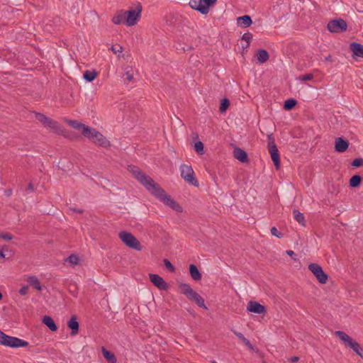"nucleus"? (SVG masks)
<instances>
[{
  "instance_id": "nucleus-4",
  "label": "nucleus",
  "mask_w": 363,
  "mask_h": 363,
  "mask_svg": "<svg viewBox=\"0 0 363 363\" xmlns=\"http://www.w3.org/2000/svg\"><path fill=\"white\" fill-rule=\"evenodd\" d=\"M118 237L121 241L128 247L140 251L143 247L138 239L130 233L127 231H121Z\"/></svg>"
},
{
  "instance_id": "nucleus-50",
  "label": "nucleus",
  "mask_w": 363,
  "mask_h": 363,
  "mask_svg": "<svg viewBox=\"0 0 363 363\" xmlns=\"http://www.w3.org/2000/svg\"><path fill=\"white\" fill-rule=\"evenodd\" d=\"M286 254H287L288 255H289V256L292 257V256L294 255V251H292V250H287V251H286Z\"/></svg>"
},
{
  "instance_id": "nucleus-26",
  "label": "nucleus",
  "mask_w": 363,
  "mask_h": 363,
  "mask_svg": "<svg viewBox=\"0 0 363 363\" xmlns=\"http://www.w3.org/2000/svg\"><path fill=\"white\" fill-rule=\"evenodd\" d=\"M231 331L238 337V338L243 342L249 349L253 350L254 347L250 343V342L245 337V336L241 333H239L233 329H231Z\"/></svg>"
},
{
  "instance_id": "nucleus-43",
  "label": "nucleus",
  "mask_w": 363,
  "mask_h": 363,
  "mask_svg": "<svg viewBox=\"0 0 363 363\" xmlns=\"http://www.w3.org/2000/svg\"><path fill=\"white\" fill-rule=\"evenodd\" d=\"M164 264L165 265V267L170 271V272H174L175 270V268L174 267L172 264V263L167 259H164Z\"/></svg>"
},
{
  "instance_id": "nucleus-29",
  "label": "nucleus",
  "mask_w": 363,
  "mask_h": 363,
  "mask_svg": "<svg viewBox=\"0 0 363 363\" xmlns=\"http://www.w3.org/2000/svg\"><path fill=\"white\" fill-rule=\"evenodd\" d=\"M67 123L74 129H82V131L85 129V128H89L84 124L81 123L78 121L76 120H67Z\"/></svg>"
},
{
  "instance_id": "nucleus-13",
  "label": "nucleus",
  "mask_w": 363,
  "mask_h": 363,
  "mask_svg": "<svg viewBox=\"0 0 363 363\" xmlns=\"http://www.w3.org/2000/svg\"><path fill=\"white\" fill-rule=\"evenodd\" d=\"M247 311L258 313L264 314L267 311L266 308L256 301H250L247 305Z\"/></svg>"
},
{
  "instance_id": "nucleus-18",
  "label": "nucleus",
  "mask_w": 363,
  "mask_h": 363,
  "mask_svg": "<svg viewBox=\"0 0 363 363\" xmlns=\"http://www.w3.org/2000/svg\"><path fill=\"white\" fill-rule=\"evenodd\" d=\"M67 326L71 329V335H75L79 332V323L77 318L75 315H72L69 320L67 322Z\"/></svg>"
},
{
  "instance_id": "nucleus-11",
  "label": "nucleus",
  "mask_w": 363,
  "mask_h": 363,
  "mask_svg": "<svg viewBox=\"0 0 363 363\" xmlns=\"http://www.w3.org/2000/svg\"><path fill=\"white\" fill-rule=\"evenodd\" d=\"M151 282L160 290H167L168 284L164 281L162 277L155 274H149Z\"/></svg>"
},
{
  "instance_id": "nucleus-42",
  "label": "nucleus",
  "mask_w": 363,
  "mask_h": 363,
  "mask_svg": "<svg viewBox=\"0 0 363 363\" xmlns=\"http://www.w3.org/2000/svg\"><path fill=\"white\" fill-rule=\"evenodd\" d=\"M352 165L354 167H359L363 166V159L356 158L353 160Z\"/></svg>"
},
{
  "instance_id": "nucleus-24",
  "label": "nucleus",
  "mask_w": 363,
  "mask_h": 363,
  "mask_svg": "<svg viewBox=\"0 0 363 363\" xmlns=\"http://www.w3.org/2000/svg\"><path fill=\"white\" fill-rule=\"evenodd\" d=\"M43 323L52 331H56L57 330L56 324L50 316L45 315L43 318Z\"/></svg>"
},
{
  "instance_id": "nucleus-21",
  "label": "nucleus",
  "mask_w": 363,
  "mask_h": 363,
  "mask_svg": "<svg viewBox=\"0 0 363 363\" xmlns=\"http://www.w3.org/2000/svg\"><path fill=\"white\" fill-rule=\"evenodd\" d=\"M256 57L259 63H264L269 58V53L264 49H259L256 52Z\"/></svg>"
},
{
  "instance_id": "nucleus-51",
  "label": "nucleus",
  "mask_w": 363,
  "mask_h": 363,
  "mask_svg": "<svg viewBox=\"0 0 363 363\" xmlns=\"http://www.w3.org/2000/svg\"><path fill=\"white\" fill-rule=\"evenodd\" d=\"M70 210L76 211V212L79 213H83L82 210H77L75 208H70Z\"/></svg>"
},
{
  "instance_id": "nucleus-34",
  "label": "nucleus",
  "mask_w": 363,
  "mask_h": 363,
  "mask_svg": "<svg viewBox=\"0 0 363 363\" xmlns=\"http://www.w3.org/2000/svg\"><path fill=\"white\" fill-rule=\"evenodd\" d=\"M229 106H230V101L228 99L225 98V99H222L220 105V108H219L220 112V113L225 112L226 110L228 108Z\"/></svg>"
},
{
  "instance_id": "nucleus-20",
  "label": "nucleus",
  "mask_w": 363,
  "mask_h": 363,
  "mask_svg": "<svg viewBox=\"0 0 363 363\" xmlns=\"http://www.w3.org/2000/svg\"><path fill=\"white\" fill-rule=\"evenodd\" d=\"M112 22L116 25H119L122 23H125V11L120 10L116 11L112 18Z\"/></svg>"
},
{
  "instance_id": "nucleus-32",
  "label": "nucleus",
  "mask_w": 363,
  "mask_h": 363,
  "mask_svg": "<svg viewBox=\"0 0 363 363\" xmlns=\"http://www.w3.org/2000/svg\"><path fill=\"white\" fill-rule=\"evenodd\" d=\"M362 182V177L359 175H354L350 179V186L351 187L355 188L358 187Z\"/></svg>"
},
{
  "instance_id": "nucleus-48",
  "label": "nucleus",
  "mask_w": 363,
  "mask_h": 363,
  "mask_svg": "<svg viewBox=\"0 0 363 363\" xmlns=\"http://www.w3.org/2000/svg\"><path fill=\"white\" fill-rule=\"evenodd\" d=\"M27 190H29V191H34V186H33V184L32 183H29L28 185V187H27Z\"/></svg>"
},
{
  "instance_id": "nucleus-46",
  "label": "nucleus",
  "mask_w": 363,
  "mask_h": 363,
  "mask_svg": "<svg viewBox=\"0 0 363 363\" xmlns=\"http://www.w3.org/2000/svg\"><path fill=\"white\" fill-rule=\"evenodd\" d=\"M271 233L272 235L276 236L279 238L283 236V234L281 233H279L275 227H272L271 228Z\"/></svg>"
},
{
  "instance_id": "nucleus-7",
  "label": "nucleus",
  "mask_w": 363,
  "mask_h": 363,
  "mask_svg": "<svg viewBox=\"0 0 363 363\" xmlns=\"http://www.w3.org/2000/svg\"><path fill=\"white\" fill-rule=\"evenodd\" d=\"M217 0H190L189 6L202 14L208 13L209 6L213 5Z\"/></svg>"
},
{
  "instance_id": "nucleus-6",
  "label": "nucleus",
  "mask_w": 363,
  "mask_h": 363,
  "mask_svg": "<svg viewBox=\"0 0 363 363\" xmlns=\"http://www.w3.org/2000/svg\"><path fill=\"white\" fill-rule=\"evenodd\" d=\"M179 169L182 178L186 183L194 186H199V182L195 176L194 171L191 166L184 164L180 166Z\"/></svg>"
},
{
  "instance_id": "nucleus-39",
  "label": "nucleus",
  "mask_w": 363,
  "mask_h": 363,
  "mask_svg": "<svg viewBox=\"0 0 363 363\" xmlns=\"http://www.w3.org/2000/svg\"><path fill=\"white\" fill-rule=\"evenodd\" d=\"M125 80L127 82H131L133 79V70L130 68L129 70L125 72Z\"/></svg>"
},
{
  "instance_id": "nucleus-14",
  "label": "nucleus",
  "mask_w": 363,
  "mask_h": 363,
  "mask_svg": "<svg viewBox=\"0 0 363 363\" xmlns=\"http://www.w3.org/2000/svg\"><path fill=\"white\" fill-rule=\"evenodd\" d=\"M349 147V142L347 140H344L342 138H337L335 139V149L338 152H345Z\"/></svg>"
},
{
  "instance_id": "nucleus-9",
  "label": "nucleus",
  "mask_w": 363,
  "mask_h": 363,
  "mask_svg": "<svg viewBox=\"0 0 363 363\" xmlns=\"http://www.w3.org/2000/svg\"><path fill=\"white\" fill-rule=\"evenodd\" d=\"M327 28L332 33H340L345 31L347 26L345 21L339 18L330 21Z\"/></svg>"
},
{
  "instance_id": "nucleus-52",
  "label": "nucleus",
  "mask_w": 363,
  "mask_h": 363,
  "mask_svg": "<svg viewBox=\"0 0 363 363\" xmlns=\"http://www.w3.org/2000/svg\"><path fill=\"white\" fill-rule=\"evenodd\" d=\"M0 257L5 258L6 255L4 253L3 250H0Z\"/></svg>"
},
{
  "instance_id": "nucleus-45",
  "label": "nucleus",
  "mask_w": 363,
  "mask_h": 363,
  "mask_svg": "<svg viewBox=\"0 0 363 363\" xmlns=\"http://www.w3.org/2000/svg\"><path fill=\"white\" fill-rule=\"evenodd\" d=\"M0 238L5 240H11L13 239V235L6 233H0Z\"/></svg>"
},
{
  "instance_id": "nucleus-12",
  "label": "nucleus",
  "mask_w": 363,
  "mask_h": 363,
  "mask_svg": "<svg viewBox=\"0 0 363 363\" xmlns=\"http://www.w3.org/2000/svg\"><path fill=\"white\" fill-rule=\"evenodd\" d=\"M335 335L337 337H338L342 342H343L344 344L347 347H351L353 345V344L356 342L355 340H354L350 336H349L343 331H335Z\"/></svg>"
},
{
  "instance_id": "nucleus-58",
  "label": "nucleus",
  "mask_w": 363,
  "mask_h": 363,
  "mask_svg": "<svg viewBox=\"0 0 363 363\" xmlns=\"http://www.w3.org/2000/svg\"><path fill=\"white\" fill-rule=\"evenodd\" d=\"M359 357H361L363 359V355H362L361 354H359Z\"/></svg>"
},
{
  "instance_id": "nucleus-49",
  "label": "nucleus",
  "mask_w": 363,
  "mask_h": 363,
  "mask_svg": "<svg viewBox=\"0 0 363 363\" xmlns=\"http://www.w3.org/2000/svg\"><path fill=\"white\" fill-rule=\"evenodd\" d=\"M298 359H299V358L298 357H294L291 358V361L292 362H296L298 361Z\"/></svg>"
},
{
  "instance_id": "nucleus-55",
  "label": "nucleus",
  "mask_w": 363,
  "mask_h": 363,
  "mask_svg": "<svg viewBox=\"0 0 363 363\" xmlns=\"http://www.w3.org/2000/svg\"><path fill=\"white\" fill-rule=\"evenodd\" d=\"M242 45V48L243 49V46H245V43H241Z\"/></svg>"
},
{
  "instance_id": "nucleus-27",
  "label": "nucleus",
  "mask_w": 363,
  "mask_h": 363,
  "mask_svg": "<svg viewBox=\"0 0 363 363\" xmlns=\"http://www.w3.org/2000/svg\"><path fill=\"white\" fill-rule=\"evenodd\" d=\"M98 76V72L96 70H86L83 74V77L87 82L94 81Z\"/></svg>"
},
{
  "instance_id": "nucleus-1",
  "label": "nucleus",
  "mask_w": 363,
  "mask_h": 363,
  "mask_svg": "<svg viewBox=\"0 0 363 363\" xmlns=\"http://www.w3.org/2000/svg\"><path fill=\"white\" fill-rule=\"evenodd\" d=\"M128 170L141 183L152 195L166 206L177 212H182V207L172 197L167 194L163 189L154 180L143 172L138 167L128 166Z\"/></svg>"
},
{
  "instance_id": "nucleus-56",
  "label": "nucleus",
  "mask_w": 363,
  "mask_h": 363,
  "mask_svg": "<svg viewBox=\"0 0 363 363\" xmlns=\"http://www.w3.org/2000/svg\"><path fill=\"white\" fill-rule=\"evenodd\" d=\"M11 194V190H9L8 191V195H10Z\"/></svg>"
},
{
  "instance_id": "nucleus-38",
  "label": "nucleus",
  "mask_w": 363,
  "mask_h": 363,
  "mask_svg": "<svg viewBox=\"0 0 363 363\" xmlns=\"http://www.w3.org/2000/svg\"><path fill=\"white\" fill-rule=\"evenodd\" d=\"M66 261H68L72 264H77L79 262V257L76 255H71L69 257H67Z\"/></svg>"
},
{
  "instance_id": "nucleus-35",
  "label": "nucleus",
  "mask_w": 363,
  "mask_h": 363,
  "mask_svg": "<svg viewBox=\"0 0 363 363\" xmlns=\"http://www.w3.org/2000/svg\"><path fill=\"white\" fill-rule=\"evenodd\" d=\"M296 104L297 102L295 99H290L284 102V108L286 110H291L296 105Z\"/></svg>"
},
{
  "instance_id": "nucleus-8",
  "label": "nucleus",
  "mask_w": 363,
  "mask_h": 363,
  "mask_svg": "<svg viewBox=\"0 0 363 363\" xmlns=\"http://www.w3.org/2000/svg\"><path fill=\"white\" fill-rule=\"evenodd\" d=\"M308 269L313 273L320 284H325L327 283L328 276L323 272L319 264L311 263L308 265Z\"/></svg>"
},
{
  "instance_id": "nucleus-5",
  "label": "nucleus",
  "mask_w": 363,
  "mask_h": 363,
  "mask_svg": "<svg viewBox=\"0 0 363 363\" xmlns=\"http://www.w3.org/2000/svg\"><path fill=\"white\" fill-rule=\"evenodd\" d=\"M0 344L10 347H27L28 342L16 337L6 335L0 330Z\"/></svg>"
},
{
  "instance_id": "nucleus-57",
  "label": "nucleus",
  "mask_w": 363,
  "mask_h": 363,
  "mask_svg": "<svg viewBox=\"0 0 363 363\" xmlns=\"http://www.w3.org/2000/svg\"><path fill=\"white\" fill-rule=\"evenodd\" d=\"M2 299V294L0 292V301Z\"/></svg>"
},
{
  "instance_id": "nucleus-40",
  "label": "nucleus",
  "mask_w": 363,
  "mask_h": 363,
  "mask_svg": "<svg viewBox=\"0 0 363 363\" xmlns=\"http://www.w3.org/2000/svg\"><path fill=\"white\" fill-rule=\"evenodd\" d=\"M313 79V74H306L298 77V79L301 81H309Z\"/></svg>"
},
{
  "instance_id": "nucleus-19",
  "label": "nucleus",
  "mask_w": 363,
  "mask_h": 363,
  "mask_svg": "<svg viewBox=\"0 0 363 363\" xmlns=\"http://www.w3.org/2000/svg\"><path fill=\"white\" fill-rule=\"evenodd\" d=\"M350 50L357 57L363 58V45L358 43H352L350 45Z\"/></svg>"
},
{
  "instance_id": "nucleus-16",
  "label": "nucleus",
  "mask_w": 363,
  "mask_h": 363,
  "mask_svg": "<svg viewBox=\"0 0 363 363\" xmlns=\"http://www.w3.org/2000/svg\"><path fill=\"white\" fill-rule=\"evenodd\" d=\"M268 150L276 169H278L280 167V157L277 147L272 146V148H268Z\"/></svg>"
},
{
  "instance_id": "nucleus-15",
  "label": "nucleus",
  "mask_w": 363,
  "mask_h": 363,
  "mask_svg": "<svg viewBox=\"0 0 363 363\" xmlns=\"http://www.w3.org/2000/svg\"><path fill=\"white\" fill-rule=\"evenodd\" d=\"M233 156L235 158L242 163L248 162L247 154L241 148L235 147L233 150Z\"/></svg>"
},
{
  "instance_id": "nucleus-41",
  "label": "nucleus",
  "mask_w": 363,
  "mask_h": 363,
  "mask_svg": "<svg viewBox=\"0 0 363 363\" xmlns=\"http://www.w3.org/2000/svg\"><path fill=\"white\" fill-rule=\"evenodd\" d=\"M111 50L114 53V54H117L118 52H121L122 50H123V48L122 46H121L120 45L118 44H116V45H112V47L111 48Z\"/></svg>"
},
{
  "instance_id": "nucleus-25",
  "label": "nucleus",
  "mask_w": 363,
  "mask_h": 363,
  "mask_svg": "<svg viewBox=\"0 0 363 363\" xmlns=\"http://www.w3.org/2000/svg\"><path fill=\"white\" fill-rule=\"evenodd\" d=\"M101 352L104 357L109 362V363H116V357L113 353L107 350L106 348L102 347Z\"/></svg>"
},
{
  "instance_id": "nucleus-22",
  "label": "nucleus",
  "mask_w": 363,
  "mask_h": 363,
  "mask_svg": "<svg viewBox=\"0 0 363 363\" xmlns=\"http://www.w3.org/2000/svg\"><path fill=\"white\" fill-rule=\"evenodd\" d=\"M237 21L238 25L243 28L249 27L252 23L251 18L247 15L238 17Z\"/></svg>"
},
{
  "instance_id": "nucleus-17",
  "label": "nucleus",
  "mask_w": 363,
  "mask_h": 363,
  "mask_svg": "<svg viewBox=\"0 0 363 363\" xmlns=\"http://www.w3.org/2000/svg\"><path fill=\"white\" fill-rule=\"evenodd\" d=\"M191 301L195 302L199 307L207 309L203 298L195 291L187 297Z\"/></svg>"
},
{
  "instance_id": "nucleus-53",
  "label": "nucleus",
  "mask_w": 363,
  "mask_h": 363,
  "mask_svg": "<svg viewBox=\"0 0 363 363\" xmlns=\"http://www.w3.org/2000/svg\"><path fill=\"white\" fill-rule=\"evenodd\" d=\"M359 354H361L362 355H363V347H362V348H361V350H360Z\"/></svg>"
},
{
  "instance_id": "nucleus-44",
  "label": "nucleus",
  "mask_w": 363,
  "mask_h": 363,
  "mask_svg": "<svg viewBox=\"0 0 363 363\" xmlns=\"http://www.w3.org/2000/svg\"><path fill=\"white\" fill-rule=\"evenodd\" d=\"M350 348L352 349L353 351L355 352L356 354L359 356V352L362 347L357 342L353 344V345Z\"/></svg>"
},
{
  "instance_id": "nucleus-31",
  "label": "nucleus",
  "mask_w": 363,
  "mask_h": 363,
  "mask_svg": "<svg viewBox=\"0 0 363 363\" xmlns=\"http://www.w3.org/2000/svg\"><path fill=\"white\" fill-rule=\"evenodd\" d=\"M294 219L301 225H306V220L303 214L299 212L298 210L293 211Z\"/></svg>"
},
{
  "instance_id": "nucleus-28",
  "label": "nucleus",
  "mask_w": 363,
  "mask_h": 363,
  "mask_svg": "<svg viewBox=\"0 0 363 363\" xmlns=\"http://www.w3.org/2000/svg\"><path fill=\"white\" fill-rule=\"evenodd\" d=\"M27 281L30 283V284L35 288L38 291L42 290L41 284L38 279V278L35 276H30L28 278Z\"/></svg>"
},
{
  "instance_id": "nucleus-2",
  "label": "nucleus",
  "mask_w": 363,
  "mask_h": 363,
  "mask_svg": "<svg viewBox=\"0 0 363 363\" xmlns=\"http://www.w3.org/2000/svg\"><path fill=\"white\" fill-rule=\"evenodd\" d=\"M82 135L88 138L93 143L96 145L108 147L111 143L108 140L106 139L100 132L92 128H85L82 130Z\"/></svg>"
},
{
  "instance_id": "nucleus-37",
  "label": "nucleus",
  "mask_w": 363,
  "mask_h": 363,
  "mask_svg": "<svg viewBox=\"0 0 363 363\" xmlns=\"http://www.w3.org/2000/svg\"><path fill=\"white\" fill-rule=\"evenodd\" d=\"M267 145H268V148H272V146L277 147V145L275 144V140H274V138L272 134H269L267 135Z\"/></svg>"
},
{
  "instance_id": "nucleus-33",
  "label": "nucleus",
  "mask_w": 363,
  "mask_h": 363,
  "mask_svg": "<svg viewBox=\"0 0 363 363\" xmlns=\"http://www.w3.org/2000/svg\"><path fill=\"white\" fill-rule=\"evenodd\" d=\"M252 39V35L250 33H246L242 35V40L245 42V46H243V50L247 49L250 46Z\"/></svg>"
},
{
  "instance_id": "nucleus-30",
  "label": "nucleus",
  "mask_w": 363,
  "mask_h": 363,
  "mask_svg": "<svg viewBox=\"0 0 363 363\" xmlns=\"http://www.w3.org/2000/svg\"><path fill=\"white\" fill-rule=\"evenodd\" d=\"M179 287L180 292L185 295L186 297L191 295V294H192L194 291L192 288L187 284H180Z\"/></svg>"
},
{
  "instance_id": "nucleus-36",
  "label": "nucleus",
  "mask_w": 363,
  "mask_h": 363,
  "mask_svg": "<svg viewBox=\"0 0 363 363\" xmlns=\"http://www.w3.org/2000/svg\"><path fill=\"white\" fill-rule=\"evenodd\" d=\"M194 150L200 155L203 154V144L201 141H198L194 144Z\"/></svg>"
},
{
  "instance_id": "nucleus-3",
  "label": "nucleus",
  "mask_w": 363,
  "mask_h": 363,
  "mask_svg": "<svg viewBox=\"0 0 363 363\" xmlns=\"http://www.w3.org/2000/svg\"><path fill=\"white\" fill-rule=\"evenodd\" d=\"M35 118L40 121L45 128H49L53 133H62L63 131L62 126L57 121L42 113H35Z\"/></svg>"
},
{
  "instance_id": "nucleus-10",
  "label": "nucleus",
  "mask_w": 363,
  "mask_h": 363,
  "mask_svg": "<svg viewBox=\"0 0 363 363\" xmlns=\"http://www.w3.org/2000/svg\"><path fill=\"white\" fill-rule=\"evenodd\" d=\"M142 7L138 6L135 9H131L127 11V19L125 21V24L128 26H133L135 25L140 17Z\"/></svg>"
},
{
  "instance_id": "nucleus-47",
  "label": "nucleus",
  "mask_w": 363,
  "mask_h": 363,
  "mask_svg": "<svg viewBox=\"0 0 363 363\" xmlns=\"http://www.w3.org/2000/svg\"><path fill=\"white\" fill-rule=\"evenodd\" d=\"M28 289L29 288L28 286H24L19 290V293L21 295L25 296L28 294Z\"/></svg>"
},
{
  "instance_id": "nucleus-23",
  "label": "nucleus",
  "mask_w": 363,
  "mask_h": 363,
  "mask_svg": "<svg viewBox=\"0 0 363 363\" xmlns=\"http://www.w3.org/2000/svg\"><path fill=\"white\" fill-rule=\"evenodd\" d=\"M189 272L191 278L195 281H199L201 279V274L199 271L197 267L194 264L189 266Z\"/></svg>"
},
{
  "instance_id": "nucleus-54",
  "label": "nucleus",
  "mask_w": 363,
  "mask_h": 363,
  "mask_svg": "<svg viewBox=\"0 0 363 363\" xmlns=\"http://www.w3.org/2000/svg\"><path fill=\"white\" fill-rule=\"evenodd\" d=\"M127 19V11H125V21Z\"/></svg>"
}]
</instances>
